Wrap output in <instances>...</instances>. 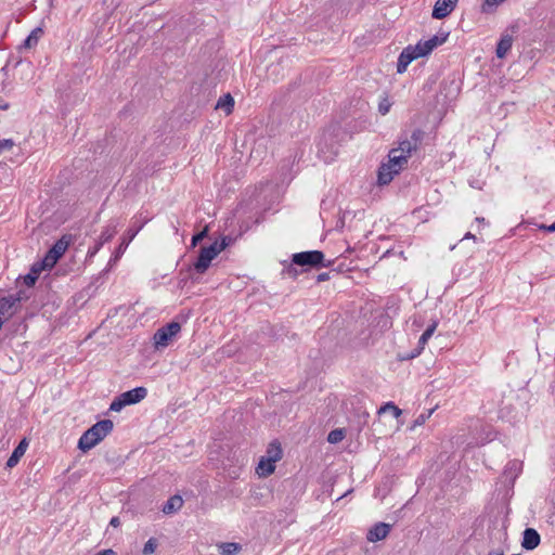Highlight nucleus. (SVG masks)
<instances>
[{"instance_id": "nucleus-30", "label": "nucleus", "mask_w": 555, "mask_h": 555, "mask_svg": "<svg viewBox=\"0 0 555 555\" xmlns=\"http://www.w3.org/2000/svg\"><path fill=\"white\" fill-rule=\"evenodd\" d=\"M280 68L283 69L282 62H279L276 64H271L268 67V70H267L268 77L271 78L273 81H278L280 79V77H279V69Z\"/></svg>"}, {"instance_id": "nucleus-10", "label": "nucleus", "mask_w": 555, "mask_h": 555, "mask_svg": "<svg viewBox=\"0 0 555 555\" xmlns=\"http://www.w3.org/2000/svg\"><path fill=\"white\" fill-rule=\"evenodd\" d=\"M457 0H437L433 10V17L442 20L455 8Z\"/></svg>"}, {"instance_id": "nucleus-17", "label": "nucleus", "mask_w": 555, "mask_h": 555, "mask_svg": "<svg viewBox=\"0 0 555 555\" xmlns=\"http://www.w3.org/2000/svg\"><path fill=\"white\" fill-rule=\"evenodd\" d=\"M399 172L396 171L388 163L382 164L378 169L377 181L379 185L388 184L396 175Z\"/></svg>"}, {"instance_id": "nucleus-16", "label": "nucleus", "mask_w": 555, "mask_h": 555, "mask_svg": "<svg viewBox=\"0 0 555 555\" xmlns=\"http://www.w3.org/2000/svg\"><path fill=\"white\" fill-rule=\"evenodd\" d=\"M27 447H28V442L27 440L24 438L16 447L15 449L13 450L12 454L10 455V457L8 459L7 463H5V466L8 468H13L14 466L17 465V463L20 462L21 457L25 454L26 450H27Z\"/></svg>"}, {"instance_id": "nucleus-47", "label": "nucleus", "mask_w": 555, "mask_h": 555, "mask_svg": "<svg viewBox=\"0 0 555 555\" xmlns=\"http://www.w3.org/2000/svg\"><path fill=\"white\" fill-rule=\"evenodd\" d=\"M328 279V273H321L318 275V281H325Z\"/></svg>"}, {"instance_id": "nucleus-28", "label": "nucleus", "mask_w": 555, "mask_h": 555, "mask_svg": "<svg viewBox=\"0 0 555 555\" xmlns=\"http://www.w3.org/2000/svg\"><path fill=\"white\" fill-rule=\"evenodd\" d=\"M388 412L391 413L393 418H398L402 414V411L397 405H395L392 402L385 403L378 410L379 415L388 413Z\"/></svg>"}, {"instance_id": "nucleus-35", "label": "nucleus", "mask_w": 555, "mask_h": 555, "mask_svg": "<svg viewBox=\"0 0 555 555\" xmlns=\"http://www.w3.org/2000/svg\"><path fill=\"white\" fill-rule=\"evenodd\" d=\"M412 51L415 60L428 55L423 47V40L418 41L415 46H412Z\"/></svg>"}, {"instance_id": "nucleus-15", "label": "nucleus", "mask_w": 555, "mask_h": 555, "mask_svg": "<svg viewBox=\"0 0 555 555\" xmlns=\"http://www.w3.org/2000/svg\"><path fill=\"white\" fill-rule=\"evenodd\" d=\"M412 46H408L405 47L402 52L400 53L399 57H398V62H397V73L398 74H403L409 64L414 61V55L412 53Z\"/></svg>"}, {"instance_id": "nucleus-34", "label": "nucleus", "mask_w": 555, "mask_h": 555, "mask_svg": "<svg viewBox=\"0 0 555 555\" xmlns=\"http://www.w3.org/2000/svg\"><path fill=\"white\" fill-rule=\"evenodd\" d=\"M412 51L415 60L428 55L423 47V40L418 41L415 46H412Z\"/></svg>"}, {"instance_id": "nucleus-29", "label": "nucleus", "mask_w": 555, "mask_h": 555, "mask_svg": "<svg viewBox=\"0 0 555 555\" xmlns=\"http://www.w3.org/2000/svg\"><path fill=\"white\" fill-rule=\"evenodd\" d=\"M505 0H483V3L481 5V11H482V13H492Z\"/></svg>"}, {"instance_id": "nucleus-14", "label": "nucleus", "mask_w": 555, "mask_h": 555, "mask_svg": "<svg viewBox=\"0 0 555 555\" xmlns=\"http://www.w3.org/2000/svg\"><path fill=\"white\" fill-rule=\"evenodd\" d=\"M409 156L400 152V150L392 149L388 154V164L396 169L397 172L408 164Z\"/></svg>"}, {"instance_id": "nucleus-26", "label": "nucleus", "mask_w": 555, "mask_h": 555, "mask_svg": "<svg viewBox=\"0 0 555 555\" xmlns=\"http://www.w3.org/2000/svg\"><path fill=\"white\" fill-rule=\"evenodd\" d=\"M42 34V29L40 27H37L31 30V33L25 38L23 41L22 47L26 49H30L35 47L38 43L39 37Z\"/></svg>"}, {"instance_id": "nucleus-3", "label": "nucleus", "mask_w": 555, "mask_h": 555, "mask_svg": "<svg viewBox=\"0 0 555 555\" xmlns=\"http://www.w3.org/2000/svg\"><path fill=\"white\" fill-rule=\"evenodd\" d=\"M147 396L145 387H135L117 396L111 403L109 410L114 412L121 411L126 405L139 403Z\"/></svg>"}, {"instance_id": "nucleus-31", "label": "nucleus", "mask_w": 555, "mask_h": 555, "mask_svg": "<svg viewBox=\"0 0 555 555\" xmlns=\"http://www.w3.org/2000/svg\"><path fill=\"white\" fill-rule=\"evenodd\" d=\"M158 546V542L155 538H150L143 546V555H152Z\"/></svg>"}, {"instance_id": "nucleus-52", "label": "nucleus", "mask_w": 555, "mask_h": 555, "mask_svg": "<svg viewBox=\"0 0 555 555\" xmlns=\"http://www.w3.org/2000/svg\"><path fill=\"white\" fill-rule=\"evenodd\" d=\"M2 109H5L8 107V105L5 104H2V106H0Z\"/></svg>"}, {"instance_id": "nucleus-37", "label": "nucleus", "mask_w": 555, "mask_h": 555, "mask_svg": "<svg viewBox=\"0 0 555 555\" xmlns=\"http://www.w3.org/2000/svg\"><path fill=\"white\" fill-rule=\"evenodd\" d=\"M103 245H104V244H102L100 241H98V242L94 244V246H93V247H90V248H89V250H88V253H87V256H88L89 258L94 257V256L99 253V250L101 249V247H102Z\"/></svg>"}, {"instance_id": "nucleus-20", "label": "nucleus", "mask_w": 555, "mask_h": 555, "mask_svg": "<svg viewBox=\"0 0 555 555\" xmlns=\"http://www.w3.org/2000/svg\"><path fill=\"white\" fill-rule=\"evenodd\" d=\"M183 505V500L180 495L171 496L163 506L165 514H172L178 512Z\"/></svg>"}, {"instance_id": "nucleus-5", "label": "nucleus", "mask_w": 555, "mask_h": 555, "mask_svg": "<svg viewBox=\"0 0 555 555\" xmlns=\"http://www.w3.org/2000/svg\"><path fill=\"white\" fill-rule=\"evenodd\" d=\"M293 263L304 268H326L331 262H324V254L321 250H308L293 255Z\"/></svg>"}, {"instance_id": "nucleus-51", "label": "nucleus", "mask_w": 555, "mask_h": 555, "mask_svg": "<svg viewBox=\"0 0 555 555\" xmlns=\"http://www.w3.org/2000/svg\"><path fill=\"white\" fill-rule=\"evenodd\" d=\"M476 221H477V222H483V221H485V219H483V218H479V217H477V218H476Z\"/></svg>"}, {"instance_id": "nucleus-49", "label": "nucleus", "mask_w": 555, "mask_h": 555, "mask_svg": "<svg viewBox=\"0 0 555 555\" xmlns=\"http://www.w3.org/2000/svg\"><path fill=\"white\" fill-rule=\"evenodd\" d=\"M509 465L512 466V469H515L519 464L517 462H511Z\"/></svg>"}, {"instance_id": "nucleus-36", "label": "nucleus", "mask_w": 555, "mask_h": 555, "mask_svg": "<svg viewBox=\"0 0 555 555\" xmlns=\"http://www.w3.org/2000/svg\"><path fill=\"white\" fill-rule=\"evenodd\" d=\"M208 230L205 228L203 231L196 233L192 237L191 246L195 247L199 242H202L207 236Z\"/></svg>"}, {"instance_id": "nucleus-41", "label": "nucleus", "mask_w": 555, "mask_h": 555, "mask_svg": "<svg viewBox=\"0 0 555 555\" xmlns=\"http://www.w3.org/2000/svg\"><path fill=\"white\" fill-rule=\"evenodd\" d=\"M13 141L12 140H1L0 141V153L5 149H12Z\"/></svg>"}, {"instance_id": "nucleus-54", "label": "nucleus", "mask_w": 555, "mask_h": 555, "mask_svg": "<svg viewBox=\"0 0 555 555\" xmlns=\"http://www.w3.org/2000/svg\"><path fill=\"white\" fill-rule=\"evenodd\" d=\"M513 555H519V554H513Z\"/></svg>"}, {"instance_id": "nucleus-11", "label": "nucleus", "mask_w": 555, "mask_h": 555, "mask_svg": "<svg viewBox=\"0 0 555 555\" xmlns=\"http://www.w3.org/2000/svg\"><path fill=\"white\" fill-rule=\"evenodd\" d=\"M141 229H142V225H138L137 228L131 227L130 229H128L125 236L121 238L120 244L118 245V247L116 248V250L114 253L113 259L115 261L118 260L124 255V253L126 251L130 242L137 236V234L141 231Z\"/></svg>"}, {"instance_id": "nucleus-6", "label": "nucleus", "mask_w": 555, "mask_h": 555, "mask_svg": "<svg viewBox=\"0 0 555 555\" xmlns=\"http://www.w3.org/2000/svg\"><path fill=\"white\" fill-rule=\"evenodd\" d=\"M424 134V131L420 128H415L411 132L403 131L398 139V147L396 149L410 157L420 146Z\"/></svg>"}, {"instance_id": "nucleus-43", "label": "nucleus", "mask_w": 555, "mask_h": 555, "mask_svg": "<svg viewBox=\"0 0 555 555\" xmlns=\"http://www.w3.org/2000/svg\"><path fill=\"white\" fill-rule=\"evenodd\" d=\"M95 555H117V553L114 550L107 548L96 553Z\"/></svg>"}, {"instance_id": "nucleus-53", "label": "nucleus", "mask_w": 555, "mask_h": 555, "mask_svg": "<svg viewBox=\"0 0 555 555\" xmlns=\"http://www.w3.org/2000/svg\"><path fill=\"white\" fill-rule=\"evenodd\" d=\"M52 1H53V0H50V5H51V7L53 5Z\"/></svg>"}, {"instance_id": "nucleus-25", "label": "nucleus", "mask_w": 555, "mask_h": 555, "mask_svg": "<svg viewBox=\"0 0 555 555\" xmlns=\"http://www.w3.org/2000/svg\"><path fill=\"white\" fill-rule=\"evenodd\" d=\"M241 548V544L236 542H223L218 545L221 555H236Z\"/></svg>"}, {"instance_id": "nucleus-24", "label": "nucleus", "mask_w": 555, "mask_h": 555, "mask_svg": "<svg viewBox=\"0 0 555 555\" xmlns=\"http://www.w3.org/2000/svg\"><path fill=\"white\" fill-rule=\"evenodd\" d=\"M448 38V34L438 36L435 35L431 38L423 41V47L425 48V51L427 54L431 53V51L437 48L438 46L442 44Z\"/></svg>"}, {"instance_id": "nucleus-42", "label": "nucleus", "mask_w": 555, "mask_h": 555, "mask_svg": "<svg viewBox=\"0 0 555 555\" xmlns=\"http://www.w3.org/2000/svg\"><path fill=\"white\" fill-rule=\"evenodd\" d=\"M540 229L546 232H555V221L550 225H541Z\"/></svg>"}, {"instance_id": "nucleus-22", "label": "nucleus", "mask_w": 555, "mask_h": 555, "mask_svg": "<svg viewBox=\"0 0 555 555\" xmlns=\"http://www.w3.org/2000/svg\"><path fill=\"white\" fill-rule=\"evenodd\" d=\"M233 106L234 100L230 93L220 96L216 104V108L224 111L227 115L232 113Z\"/></svg>"}, {"instance_id": "nucleus-27", "label": "nucleus", "mask_w": 555, "mask_h": 555, "mask_svg": "<svg viewBox=\"0 0 555 555\" xmlns=\"http://www.w3.org/2000/svg\"><path fill=\"white\" fill-rule=\"evenodd\" d=\"M116 233H117V224L114 221H112L109 224H107L104 228V230L102 231V233L99 237V241L102 244H105L108 241H111Z\"/></svg>"}, {"instance_id": "nucleus-8", "label": "nucleus", "mask_w": 555, "mask_h": 555, "mask_svg": "<svg viewBox=\"0 0 555 555\" xmlns=\"http://www.w3.org/2000/svg\"><path fill=\"white\" fill-rule=\"evenodd\" d=\"M181 331L179 322L172 321L159 327L154 334V345L156 349L165 348L169 345L170 340L177 336Z\"/></svg>"}, {"instance_id": "nucleus-46", "label": "nucleus", "mask_w": 555, "mask_h": 555, "mask_svg": "<svg viewBox=\"0 0 555 555\" xmlns=\"http://www.w3.org/2000/svg\"><path fill=\"white\" fill-rule=\"evenodd\" d=\"M425 423V416L424 415H420L416 420H415V425H422Z\"/></svg>"}, {"instance_id": "nucleus-7", "label": "nucleus", "mask_w": 555, "mask_h": 555, "mask_svg": "<svg viewBox=\"0 0 555 555\" xmlns=\"http://www.w3.org/2000/svg\"><path fill=\"white\" fill-rule=\"evenodd\" d=\"M339 145L334 141L333 132L326 130L323 132L320 141L318 142L319 156L325 162L331 163L338 154Z\"/></svg>"}, {"instance_id": "nucleus-9", "label": "nucleus", "mask_w": 555, "mask_h": 555, "mask_svg": "<svg viewBox=\"0 0 555 555\" xmlns=\"http://www.w3.org/2000/svg\"><path fill=\"white\" fill-rule=\"evenodd\" d=\"M26 298V296L22 294V292H17L15 294H10L8 296L0 298V317L1 319H9L16 311L17 304L21 302L22 299Z\"/></svg>"}, {"instance_id": "nucleus-38", "label": "nucleus", "mask_w": 555, "mask_h": 555, "mask_svg": "<svg viewBox=\"0 0 555 555\" xmlns=\"http://www.w3.org/2000/svg\"><path fill=\"white\" fill-rule=\"evenodd\" d=\"M37 279V275L28 273L24 276V284L28 287H31L35 285Z\"/></svg>"}, {"instance_id": "nucleus-19", "label": "nucleus", "mask_w": 555, "mask_h": 555, "mask_svg": "<svg viewBox=\"0 0 555 555\" xmlns=\"http://www.w3.org/2000/svg\"><path fill=\"white\" fill-rule=\"evenodd\" d=\"M283 451L281 448L280 442L276 440L269 443L267 451H266V457L271 460L272 462H279L282 459Z\"/></svg>"}, {"instance_id": "nucleus-39", "label": "nucleus", "mask_w": 555, "mask_h": 555, "mask_svg": "<svg viewBox=\"0 0 555 555\" xmlns=\"http://www.w3.org/2000/svg\"><path fill=\"white\" fill-rule=\"evenodd\" d=\"M48 267H42V261L41 262H38V263H35L33 267H31V270H30V274H34V275H37V278L39 276V273L42 269H47Z\"/></svg>"}, {"instance_id": "nucleus-21", "label": "nucleus", "mask_w": 555, "mask_h": 555, "mask_svg": "<svg viewBox=\"0 0 555 555\" xmlns=\"http://www.w3.org/2000/svg\"><path fill=\"white\" fill-rule=\"evenodd\" d=\"M512 44H513L512 37L508 35L503 36L496 46V50H495L496 56L499 59H503L506 55V53L511 50Z\"/></svg>"}, {"instance_id": "nucleus-45", "label": "nucleus", "mask_w": 555, "mask_h": 555, "mask_svg": "<svg viewBox=\"0 0 555 555\" xmlns=\"http://www.w3.org/2000/svg\"><path fill=\"white\" fill-rule=\"evenodd\" d=\"M120 524L119 521V518L118 517H113L109 521V525L113 526V527H118Z\"/></svg>"}, {"instance_id": "nucleus-50", "label": "nucleus", "mask_w": 555, "mask_h": 555, "mask_svg": "<svg viewBox=\"0 0 555 555\" xmlns=\"http://www.w3.org/2000/svg\"><path fill=\"white\" fill-rule=\"evenodd\" d=\"M470 186H473V188H477V189H481V186H480V185H475V183H474V182H470Z\"/></svg>"}, {"instance_id": "nucleus-40", "label": "nucleus", "mask_w": 555, "mask_h": 555, "mask_svg": "<svg viewBox=\"0 0 555 555\" xmlns=\"http://www.w3.org/2000/svg\"><path fill=\"white\" fill-rule=\"evenodd\" d=\"M48 267H42V261L41 262H38V263H35L33 267H31V270H30V274H34V275H37V278L39 276V273L42 269H47Z\"/></svg>"}, {"instance_id": "nucleus-4", "label": "nucleus", "mask_w": 555, "mask_h": 555, "mask_svg": "<svg viewBox=\"0 0 555 555\" xmlns=\"http://www.w3.org/2000/svg\"><path fill=\"white\" fill-rule=\"evenodd\" d=\"M73 241L74 236L72 234L62 235L46 254L42 259V267H49V269H52L59 259L65 254Z\"/></svg>"}, {"instance_id": "nucleus-2", "label": "nucleus", "mask_w": 555, "mask_h": 555, "mask_svg": "<svg viewBox=\"0 0 555 555\" xmlns=\"http://www.w3.org/2000/svg\"><path fill=\"white\" fill-rule=\"evenodd\" d=\"M228 246L227 237L220 243L215 242L199 250L197 260L194 262V270L203 274L210 266V262Z\"/></svg>"}, {"instance_id": "nucleus-33", "label": "nucleus", "mask_w": 555, "mask_h": 555, "mask_svg": "<svg viewBox=\"0 0 555 555\" xmlns=\"http://www.w3.org/2000/svg\"><path fill=\"white\" fill-rule=\"evenodd\" d=\"M345 437L344 429H334L327 436V441L331 443H337Z\"/></svg>"}, {"instance_id": "nucleus-12", "label": "nucleus", "mask_w": 555, "mask_h": 555, "mask_svg": "<svg viewBox=\"0 0 555 555\" xmlns=\"http://www.w3.org/2000/svg\"><path fill=\"white\" fill-rule=\"evenodd\" d=\"M391 526L386 522L375 524L366 534V539L370 542H377L384 540L390 532Z\"/></svg>"}, {"instance_id": "nucleus-23", "label": "nucleus", "mask_w": 555, "mask_h": 555, "mask_svg": "<svg viewBox=\"0 0 555 555\" xmlns=\"http://www.w3.org/2000/svg\"><path fill=\"white\" fill-rule=\"evenodd\" d=\"M436 327H437V322H434L433 324H430L425 331L424 333L421 335L420 339H418V349L416 353H413L412 357H416L421 353V350L424 349L425 345L427 344V341L430 339V337L433 336V334L435 333L436 331Z\"/></svg>"}, {"instance_id": "nucleus-18", "label": "nucleus", "mask_w": 555, "mask_h": 555, "mask_svg": "<svg viewBox=\"0 0 555 555\" xmlns=\"http://www.w3.org/2000/svg\"><path fill=\"white\" fill-rule=\"evenodd\" d=\"M275 469V462H272L271 460L267 459L266 456H261L258 466L256 468V473L260 477H267L271 475Z\"/></svg>"}, {"instance_id": "nucleus-44", "label": "nucleus", "mask_w": 555, "mask_h": 555, "mask_svg": "<svg viewBox=\"0 0 555 555\" xmlns=\"http://www.w3.org/2000/svg\"><path fill=\"white\" fill-rule=\"evenodd\" d=\"M504 550H501V548H498V550H492L488 553V555H504Z\"/></svg>"}, {"instance_id": "nucleus-13", "label": "nucleus", "mask_w": 555, "mask_h": 555, "mask_svg": "<svg viewBox=\"0 0 555 555\" xmlns=\"http://www.w3.org/2000/svg\"><path fill=\"white\" fill-rule=\"evenodd\" d=\"M539 532L533 528H526L522 533L521 546L527 551H532L540 544Z\"/></svg>"}, {"instance_id": "nucleus-48", "label": "nucleus", "mask_w": 555, "mask_h": 555, "mask_svg": "<svg viewBox=\"0 0 555 555\" xmlns=\"http://www.w3.org/2000/svg\"><path fill=\"white\" fill-rule=\"evenodd\" d=\"M467 238H473V240H475L476 237H475V235H474V234H472L470 232H467V233L464 235L463 240H467Z\"/></svg>"}, {"instance_id": "nucleus-32", "label": "nucleus", "mask_w": 555, "mask_h": 555, "mask_svg": "<svg viewBox=\"0 0 555 555\" xmlns=\"http://www.w3.org/2000/svg\"><path fill=\"white\" fill-rule=\"evenodd\" d=\"M391 105H392V103L390 102L388 96L382 98L379 100V103H378V112H379V114L383 115V116L388 114L389 111H390Z\"/></svg>"}, {"instance_id": "nucleus-1", "label": "nucleus", "mask_w": 555, "mask_h": 555, "mask_svg": "<svg viewBox=\"0 0 555 555\" xmlns=\"http://www.w3.org/2000/svg\"><path fill=\"white\" fill-rule=\"evenodd\" d=\"M114 428L111 420H102L87 429L78 440V449L87 452L100 443Z\"/></svg>"}]
</instances>
